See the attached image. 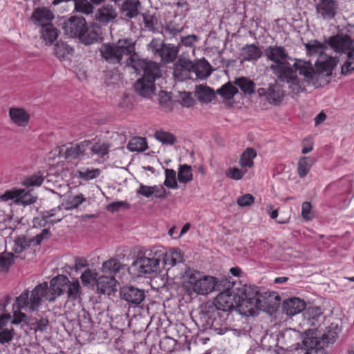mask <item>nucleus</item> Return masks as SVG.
<instances>
[{"label": "nucleus", "mask_w": 354, "mask_h": 354, "mask_svg": "<svg viewBox=\"0 0 354 354\" xmlns=\"http://www.w3.org/2000/svg\"><path fill=\"white\" fill-rule=\"evenodd\" d=\"M69 279L63 274H59L47 282L36 286L29 295L28 290H25L17 297V303L19 308H27L30 312L37 310L41 304L42 298L48 301H54L55 299L65 292Z\"/></svg>", "instance_id": "nucleus-1"}, {"label": "nucleus", "mask_w": 354, "mask_h": 354, "mask_svg": "<svg viewBox=\"0 0 354 354\" xmlns=\"http://www.w3.org/2000/svg\"><path fill=\"white\" fill-rule=\"evenodd\" d=\"M305 47L307 53L310 55L319 53V57L315 64V68L313 66L310 62L299 59L293 65L295 70L298 71L299 74L304 75L308 80H313L317 74L331 75L339 59L322 53V50L327 48V45L322 44L317 40H312L306 44Z\"/></svg>", "instance_id": "nucleus-2"}, {"label": "nucleus", "mask_w": 354, "mask_h": 354, "mask_svg": "<svg viewBox=\"0 0 354 354\" xmlns=\"http://www.w3.org/2000/svg\"><path fill=\"white\" fill-rule=\"evenodd\" d=\"M228 315V313L218 310L214 305L203 304L193 319L201 330L209 329L223 335L228 330L226 323Z\"/></svg>", "instance_id": "nucleus-3"}, {"label": "nucleus", "mask_w": 354, "mask_h": 354, "mask_svg": "<svg viewBox=\"0 0 354 354\" xmlns=\"http://www.w3.org/2000/svg\"><path fill=\"white\" fill-rule=\"evenodd\" d=\"M102 58L113 65L122 64L124 56H128L127 64L130 65L131 58L137 57L135 42L131 39H120L115 43H103L99 49Z\"/></svg>", "instance_id": "nucleus-4"}, {"label": "nucleus", "mask_w": 354, "mask_h": 354, "mask_svg": "<svg viewBox=\"0 0 354 354\" xmlns=\"http://www.w3.org/2000/svg\"><path fill=\"white\" fill-rule=\"evenodd\" d=\"M339 331L335 323L326 326L320 337H317L313 329L306 330L302 335V344L308 351L305 354H324V348L335 342Z\"/></svg>", "instance_id": "nucleus-5"}, {"label": "nucleus", "mask_w": 354, "mask_h": 354, "mask_svg": "<svg viewBox=\"0 0 354 354\" xmlns=\"http://www.w3.org/2000/svg\"><path fill=\"white\" fill-rule=\"evenodd\" d=\"M267 292L261 293L255 286H243L237 292V302L239 311L246 316H254L257 314L266 304L264 301Z\"/></svg>", "instance_id": "nucleus-6"}, {"label": "nucleus", "mask_w": 354, "mask_h": 354, "mask_svg": "<svg viewBox=\"0 0 354 354\" xmlns=\"http://www.w3.org/2000/svg\"><path fill=\"white\" fill-rule=\"evenodd\" d=\"M157 252L152 255L148 254L137 258L129 268V272L137 277L151 278L157 275L160 270V255H157Z\"/></svg>", "instance_id": "nucleus-7"}, {"label": "nucleus", "mask_w": 354, "mask_h": 354, "mask_svg": "<svg viewBox=\"0 0 354 354\" xmlns=\"http://www.w3.org/2000/svg\"><path fill=\"white\" fill-rule=\"evenodd\" d=\"M136 71H142V78L155 82V81L161 77L162 71L159 64L156 62L145 59H138L136 57L131 58L130 64Z\"/></svg>", "instance_id": "nucleus-8"}, {"label": "nucleus", "mask_w": 354, "mask_h": 354, "mask_svg": "<svg viewBox=\"0 0 354 354\" xmlns=\"http://www.w3.org/2000/svg\"><path fill=\"white\" fill-rule=\"evenodd\" d=\"M272 71L279 80L286 82L290 84L289 87L291 88L293 93L298 94L304 91V88L302 87L292 68H284L280 67L279 66H274L272 67Z\"/></svg>", "instance_id": "nucleus-9"}, {"label": "nucleus", "mask_w": 354, "mask_h": 354, "mask_svg": "<svg viewBox=\"0 0 354 354\" xmlns=\"http://www.w3.org/2000/svg\"><path fill=\"white\" fill-rule=\"evenodd\" d=\"M50 236V232L47 228L43 229L40 234L32 238H28L24 235L19 236L14 240L12 250L16 254H20L27 250L32 244L39 245L44 239H48Z\"/></svg>", "instance_id": "nucleus-10"}, {"label": "nucleus", "mask_w": 354, "mask_h": 354, "mask_svg": "<svg viewBox=\"0 0 354 354\" xmlns=\"http://www.w3.org/2000/svg\"><path fill=\"white\" fill-rule=\"evenodd\" d=\"M338 10L339 3L336 0H318L315 5L317 17L326 21L335 19Z\"/></svg>", "instance_id": "nucleus-11"}, {"label": "nucleus", "mask_w": 354, "mask_h": 354, "mask_svg": "<svg viewBox=\"0 0 354 354\" xmlns=\"http://www.w3.org/2000/svg\"><path fill=\"white\" fill-rule=\"evenodd\" d=\"M193 62L189 59L180 57L172 66V75L176 82H183L192 79Z\"/></svg>", "instance_id": "nucleus-12"}, {"label": "nucleus", "mask_w": 354, "mask_h": 354, "mask_svg": "<svg viewBox=\"0 0 354 354\" xmlns=\"http://www.w3.org/2000/svg\"><path fill=\"white\" fill-rule=\"evenodd\" d=\"M264 52L267 59L274 63L270 66L271 70L272 67L274 66L292 68L287 61L289 58L288 53L283 46H269L265 49Z\"/></svg>", "instance_id": "nucleus-13"}, {"label": "nucleus", "mask_w": 354, "mask_h": 354, "mask_svg": "<svg viewBox=\"0 0 354 354\" xmlns=\"http://www.w3.org/2000/svg\"><path fill=\"white\" fill-rule=\"evenodd\" d=\"M325 44L337 53H346L354 49L353 41L347 35L337 34L325 39Z\"/></svg>", "instance_id": "nucleus-14"}, {"label": "nucleus", "mask_w": 354, "mask_h": 354, "mask_svg": "<svg viewBox=\"0 0 354 354\" xmlns=\"http://www.w3.org/2000/svg\"><path fill=\"white\" fill-rule=\"evenodd\" d=\"M205 304L214 305L218 310L228 313L234 306L239 307L237 294H235L234 290L229 292H221L215 297L213 302L206 303Z\"/></svg>", "instance_id": "nucleus-15"}, {"label": "nucleus", "mask_w": 354, "mask_h": 354, "mask_svg": "<svg viewBox=\"0 0 354 354\" xmlns=\"http://www.w3.org/2000/svg\"><path fill=\"white\" fill-rule=\"evenodd\" d=\"M257 93L264 97L266 101L271 104H279L283 100L285 93L282 87L277 83L270 84L268 88H259Z\"/></svg>", "instance_id": "nucleus-16"}, {"label": "nucleus", "mask_w": 354, "mask_h": 354, "mask_svg": "<svg viewBox=\"0 0 354 354\" xmlns=\"http://www.w3.org/2000/svg\"><path fill=\"white\" fill-rule=\"evenodd\" d=\"M120 297L129 304L138 306L144 301L146 294L144 289L133 286H124L120 290Z\"/></svg>", "instance_id": "nucleus-17"}, {"label": "nucleus", "mask_w": 354, "mask_h": 354, "mask_svg": "<svg viewBox=\"0 0 354 354\" xmlns=\"http://www.w3.org/2000/svg\"><path fill=\"white\" fill-rule=\"evenodd\" d=\"M86 24V19L83 17H71L62 24V29L66 35L79 38Z\"/></svg>", "instance_id": "nucleus-18"}, {"label": "nucleus", "mask_w": 354, "mask_h": 354, "mask_svg": "<svg viewBox=\"0 0 354 354\" xmlns=\"http://www.w3.org/2000/svg\"><path fill=\"white\" fill-rule=\"evenodd\" d=\"M101 35L102 30L100 26L96 24L90 26L86 24L79 39L85 45H91L101 40Z\"/></svg>", "instance_id": "nucleus-19"}, {"label": "nucleus", "mask_w": 354, "mask_h": 354, "mask_svg": "<svg viewBox=\"0 0 354 354\" xmlns=\"http://www.w3.org/2000/svg\"><path fill=\"white\" fill-rule=\"evenodd\" d=\"M53 19V13L45 7L35 9L30 17V20L33 24L41 26V28L48 25H53L52 21Z\"/></svg>", "instance_id": "nucleus-20"}, {"label": "nucleus", "mask_w": 354, "mask_h": 354, "mask_svg": "<svg viewBox=\"0 0 354 354\" xmlns=\"http://www.w3.org/2000/svg\"><path fill=\"white\" fill-rule=\"evenodd\" d=\"M158 56L160 57V61L164 64L172 63L176 59L180 50L179 45L176 46L171 44H163Z\"/></svg>", "instance_id": "nucleus-21"}, {"label": "nucleus", "mask_w": 354, "mask_h": 354, "mask_svg": "<svg viewBox=\"0 0 354 354\" xmlns=\"http://www.w3.org/2000/svg\"><path fill=\"white\" fill-rule=\"evenodd\" d=\"M85 142L88 143L86 147L88 158L93 155H97L102 157L108 154L110 148L109 144L100 140H96L95 139L91 140H85Z\"/></svg>", "instance_id": "nucleus-22"}, {"label": "nucleus", "mask_w": 354, "mask_h": 354, "mask_svg": "<svg viewBox=\"0 0 354 354\" xmlns=\"http://www.w3.org/2000/svg\"><path fill=\"white\" fill-rule=\"evenodd\" d=\"M117 284L118 281L113 276H101L96 281L97 290L109 295L116 291Z\"/></svg>", "instance_id": "nucleus-23"}, {"label": "nucleus", "mask_w": 354, "mask_h": 354, "mask_svg": "<svg viewBox=\"0 0 354 354\" xmlns=\"http://www.w3.org/2000/svg\"><path fill=\"white\" fill-rule=\"evenodd\" d=\"M87 145L88 143L84 140L80 143L71 145L69 147H66L62 156L65 158L71 159H82L84 157H87Z\"/></svg>", "instance_id": "nucleus-24"}, {"label": "nucleus", "mask_w": 354, "mask_h": 354, "mask_svg": "<svg viewBox=\"0 0 354 354\" xmlns=\"http://www.w3.org/2000/svg\"><path fill=\"white\" fill-rule=\"evenodd\" d=\"M133 88L135 92L139 95L150 97L154 93L155 84L151 81L140 77L135 82Z\"/></svg>", "instance_id": "nucleus-25"}, {"label": "nucleus", "mask_w": 354, "mask_h": 354, "mask_svg": "<svg viewBox=\"0 0 354 354\" xmlns=\"http://www.w3.org/2000/svg\"><path fill=\"white\" fill-rule=\"evenodd\" d=\"M117 17L115 9L112 5H105L99 8L95 13V19L103 25H106Z\"/></svg>", "instance_id": "nucleus-26"}, {"label": "nucleus", "mask_w": 354, "mask_h": 354, "mask_svg": "<svg viewBox=\"0 0 354 354\" xmlns=\"http://www.w3.org/2000/svg\"><path fill=\"white\" fill-rule=\"evenodd\" d=\"M306 308V303L299 298L288 299L283 305V311L289 316H293Z\"/></svg>", "instance_id": "nucleus-27"}, {"label": "nucleus", "mask_w": 354, "mask_h": 354, "mask_svg": "<svg viewBox=\"0 0 354 354\" xmlns=\"http://www.w3.org/2000/svg\"><path fill=\"white\" fill-rule=\"evenodd\" d=\"M140 8L139 0H125L121 6L120 12L124 17L131 19L138 15Z\"/></svg>", "instance_id": "nucleus-28"}, {"label": "nucleus", "mask_w": 354, "mask_h": 354, "mask_svg": "<svg viewBox=\"0 0 354 354\" xmlns=\"http://www.w3.org/2000/svg\"><path fill=\"white\" fill-rule=\"evenodd\" d=\"M193 73L195 74L198 79L205 80L212 73V66L205 58L198 59L196 62H193Z\"/></svg>", "instance_id": "nucleus-29"}, {"label": "nucleus", "mask_w": 354, "mask_h": 354, "mask_svg": "<svg viewBox=\"0 0 354 354\" xmlns=\"http://www.w3.org/2000/svg\"><path fill=\"white\" fill-rule=\"evenodd\" d=\"M214 277L203 276L194 286V291L199 295H206L214 290L215 283Z\"/></svg>", "instance_id": "nucleus-30"}, {"label": "nucleus", "mask_w": 354, "mask_h": 354, "mask_svg": "<svg viewBox=\"0 0 354 354\" xmlns=\"http://www.w3.org/2000/svg\"><path fill=\"white\" fill-rule=\"evenodd\" d=\"M263 55L261 48L255 44H246L241 49L240 57L243 61H257Z\"/></svg>", "instance_id": "nucleus-31"}, {"label": "nucleus", "mask_w": 354, "mask_h": 354, "mask_svg": "<svg viewBox=\"0 0 354 354\" xmlns=\"http://www.w3.org/2000/svg\"><path fill=\"white\" fill-rule=\"evenodd\" d=\"M305 318L307 324L317 329L320 326V322L324 319L321 309L318 307L309 308L305 313Z\"/></svg>", "instance_id": "nucleus-32"}, {"label": "nucleus", "mask_w": 354, "mask_h": 354, "mask_svg": "<svg viewBox=\"0 0 354 354\" xmlns=\"http://www.w3.org/2000/svg\"><path fill=\"white\" fill-rule=\"evenodd\" d=\"M64 293H66L68 301L80 302L82 299V288L78 280H69Z\"/></svg>", "instance_id": "nucleus-33"}, {"label": "nucleus", "mask_w": 354, "mask_h": 354, "mask_svg": "<svg viewBox=\"0 0 354 354\" xmlns=\"http://www.w3.org/2000/svg\"><path fill=\"white\" fill-rule=\"evenodd\" d=\"M10 317V315L0 316V343L1 344H9L14 337L15 330L13 328H3Z\"/></svg>", "instance_id": "nucleus-34"}, {"label": "nucleus", "mask_w": 354, "mask_h": 354, "mask_svg": "<svg viewBox=\"0 0 354 354\" xmlns=\"http://www.w3.org/2000/svg\"><path fill=\"white\" fill-rule=\"evenodd\" d=\"M9 115L15 124L19 127H25L29 120V115L21 108H11Z\"/></svg>", "instance_id": "nucleus-35"}, {"label": "nucleus", "mask_w": 354, "mask_h": 354, "mask_svg": "<svg viewBox=\"0 0 354 354\" xmlns=\"http://www.w3.org/2000/svg\"><path fill=\"white\" fill-rule=\"evenodd\" d=\"M196 93L200 102L208 103L215 97L216 92L207 86L199 85L196 88Z\"/></svg>", "instance_id": "nucleus-36"}, {"label": "nucleus", "mask_w": 354, "mask_h": 354, "mask_svg": "<svg viewBox=\"0 0 354 354\" xmlns=\"http://www.w3.org/2000/svg\"><path fill=\"white\" fill-rule=\"evenodd\" d=\"M234 84L238 86L244 95H251L254 93L255 84L251 80L245 77L236 78Z\"/></svg>", "instance_id": "nucleus-37"}, {"label": "nucleus", "mask_w": 354, "mask_h": 354, "mask_svg": "<svg viewBox=\"0 0 354 354\" xmlns=\"http://www.w3.org/2000/svg\"><path fill=\"white\" fill-rule=\"evenodd\" d=\"M54 53L59 59L64 60L72 55L73 49L66 43L59 41L55 45Z\"/></svg>", "instance_id": "nucleus-38"}, {"label": "nucleus", "mask_w": 354, "mask_h": 354, "mask_svg": "<svg viewBox=\"0 0 354 354\" xmlns=\"http://www.w3.org/2000/svg\"><path fill=\"white\" fill-rule=\"evenodd\" d=\"M238 93V88L234 82H228L216 91V93L224 100H230Z\"/></svg>", "instance_id": "nucleus-39"}, {"label": "nucleus", "mask_w": 354, "mask_h": 354, "mask_svg": "<svg viewBox=\"0 0 354 354\" xmlns=\"http://www.w3.org/2000/svg\"><path fill=\"white\" fill-rule=\"evenodd\" d=\"M164 263L166 266H174L183 261V256L180 250L178 248L171 249L164 256Z\"/></svg>", "instance_id": "nucleus-40"}, {"label": "nucleus", "mask_w": 354, "mask_h": 354, "mask_svg": "<svg viewBox=\"0 0 354 354\" xmlns=\"http://www.w3.org/2000/svg\"><path fill=\"white\" fill-rule=\"evenodd\" d=\"M122 265L119 260L116 259H111L103 263L102 266V271L104 274H109L111 276L115 274L122 268Z\"/></svg>", "instance_id": "nucleus-41"}, {"label": "nucleus", "mask_w": 354, "mask_h": 354, "mask_svg": "<svg viewBox=\"0 0 354 354\" xmlns=\"http://www.w3.org/2000/svg\"><path fill=\"white\" fill-rule=\"evenodd\" d=\"M58 37V30L54 25H48L41 28V37L46 44H52Z\"/></svg>", "instance_id": "nucleus-42"}, {"label": "nucleus", "mask_w": 354, "mask_h": 354, "mask_svg": "<svg viewBox=\"0 0 354 354\" xmlns=\"http://www.w3.org/2000/svg\"><path fill=\"white\" fill-rule=\"evenodd\" d=\"M315 161L310 157H302L297 164L298 174L301 178L305 177L309 172Z\"/></svg>", "instance_id": "nucleus-43"}, {"label": "nucleus", "mask_w": 354, "mask_h": 354, "mask_svg": "<svg viewBox=\"0 0 354 354\" xmlns=\"http://www.w3.org/2000/svg\"><path fill=\"white\" fill-rule=\"evenodd\" d=\"M257 156V152L253 148L248 147L241 154L239 164L241 167H252L254 165L253 159Z\"/></svg>", "instance_id": "nucleus-44"}, {"label": "nucleus", "mask_w": 354, "mask_h": 354, "mask_svg": "<svg viewBox=\"0 0 354 354\" xmlns=\"http://www.w3.org/2000/svg\"><path fill=\"white\" fill-rule=\"evenodd\" d=\"M127 149L131 151H144L147 149L146 139L142 137H134L127 145Z\"/></svg>", "instance_id": "nucleus-45"}, {"label": "nucleus", "mask_w": 354, "mask_h": 354, "mask_svg": "<svg viewBox=\"0 0 354 354\" xmlns=\"http://www.w3.org/2000/svg\"><path fill=\"white\" fill-rule=\"evenodd\" d=\"M215 286L214 290L219 292V293L230 291L233 290V283L225 277H214Z\"/></svg>", "instance_id": "nucleus-46"}, {"label": "nucleus", "mask_w": 354, "mask_h": 354, "mask_svg": "<svg viewBox=\"0 0 354 354\" xmlns=\"http://www.w3.org/2000/svg\"><path fill=\"white\" fill-rule=\"evenodd\" d=\"M202 277L203 275L200 272L189 268H186L182 274V278H183L185 281H187V283L192 286L193 289L196 283H198V281H199Z\"/></svg>", "instance_id": "nucleus-47"}, {"label": "nucleus", "mask_w": 354, "mask_h": 354, "mask_svg": "<svg viewBox=\"0 0 354 354\" xmlns=\"http://www.w3.org/2000/svg\"><path fill=\"white\" fill-rule=\"evenodd\" d=\"M178 180L180 183H187L193 180L192 167L188 165H180L178 171Z\"/></svg>", "instance_id": "nucleus-48"}, {"label": "nucleus", "mask_w": 354, "mask_h": 354, "mask_svg": "<svg viewBox=\"0 0 354 354\" xmlns=\"http://www.w3.org/2000/svg\"><path fill=\"white\" fill-rule=\"evenodd\" d=\"M154 137L163 145H171L176 142V138L174 134L162 130L156 131Z\"/></svg>", "instance_id": "nucleus-49"}, {"label": "nucleus", "mask_w": 354, "mask_h": 354, "mask_svg": "<svg viewBox=\"0 0 354 354\" xmlns=\"http://www.w3.org/2000/svg\"><path fill=\"white\" fill-rule=\"evenodd\" d=\"M165 173V180L164 185L169 188L176 189L178 187V183L176 181V171L171 169H166Z\"/></svg>", "instance_id": "nucleus-50"}, {"label": "nucleus", "mask_w": 354, "mask_h": 354, "mask_svg": "<svg viewBox=\"0 0 354 354\" xmlns=\"http://www.w3.org/2000/svg\"><path fill=\"white\" fill-rule=\"evenodd\" d=\"M15 304L17 306V310H15L13 313V319L11 321L12 324H19L21 323H24L26 325L29 326L28 322H30V318H28L26 315L22 312L21 310L22 308H19L17 303V299L15 300ZM24 308L23 309H24Z\"/></svg>", "instance_id": "nucleus-51"}, {"label": "nucleus", "mask_w": 354, "mask_h": 354, "mask_svg": "<svg viewBox=\"0 0 354 354\" xmlns=\"http://www.w3.org/2000/svg\"><path fill=\"white\" fill-rule=\"evenodd\" d=\"M75 10L84 14H90L93 7L87 0H74Z\"/></svg>", "instance_id": "nucleus-52"}, {"label": "nucleus", "mask_w": 354, "mask_h": 354, "mask_svg": "<svg viewBox=\"0 0 354 354\" xmlns=\"http://www.w3.org/2000/svg\"><path fill=\"white\" fill-rule=\"evenodd\" d=\"M354 70V49L349 51L347 59L342 66V74L346 75Z\"/></svg>", "instance_id": "nucleus-53"}, {"label": "nucleus", "mask_w": 354, "mask_h": 354, "mask_svg": "<svg viewBox=\"0 0 354 354\" xmlns=\"http://www.w3.org/2000/svg\"><path fill=\"white\" fill-rule=\"evenodd\" d=\"M77 174L78 178L84 180H90L97 178L100 174V170L99 169H86L84 171L79 170Z\"/></svg>", "instance_id": "nucleus-54"}, {"label": "nucleus", "mask_w": 354, "mask_h": 354, "mask_svg": "<svg viewBox=\"0 0 354 354\" xmlns=\"http://www.w3.org/2000/svg\"><path fill=\"white\" fill-rule=\"evenodd\" d=\"M44 180V176L39 174V173L34 174L26 177L23 181V185L26 187L40 186Z\"/></svg>", "instance_id": "nucleus-55"}, {"label": "nucleus", "mask_w": 354, "mask_h": 354, "mask_svg": "<svg viewBox=\"0 0 354 354\" xmlns=\"http://www.w3.org/2000/svg\"><path fill=\"white\" fill-rule=\"evenodd\" d=\"M97 279V273L88 268L81 275L82 282L85 286L96 283Z\"/></svg>", "instance_id": "nucleus-56"}, {"label": "nucleus", "mask_w": 354, "mask_h": 354, "mask_svg": "<svg viewBox=\"0 0 354 354\" xmlns=\"http://www.w3.org/2000/svg\"><path fill=\"white\" fill-rule=\"evenodd\" d=\"M85 201L86 198L82 194L73 196L68 199V201L66 202V209H73L77 208L79 205Z\"/></svg>", "instance_id": "nucleus-57"}, {"label": "nucleus", "mask_w": 354, "mask_h": 354, "mask_svg": "<svg viewBox=\"0 0 354 354\" xmlns=\"http://www.w3.org/2000/svg\"><path fill=\"white\" fill-rule=\"evenodd\" d=\"M13 254L8 253L6 254H0V269L7 272L10 266L13 263Z\"/></svg>", "instance_id": "nucleus-58"}, {"label": "nucleus", "mask_w": 354, "mask_h": 354, "mask_svg": "<svg viewBox=\"0 0 354 354\" xmlns=\"http://www.w3.org/2000/svg\"><path fill=\"white\" fill-rule=\"evenodd\" d=\"M28 324L30 326H33L35 331H44L48 325V320L46 318H41L39 320L30 318V322H28Z\"/></svg>", "instance_id": "nucleus-59"}, {"label": "nucleus", "mask_w": 354, "mask_h": 354, "mask_svg": "<svg viewBox=\"0 0 354 354\" xmlns=\"http://www.w3.org/2000/svg\"><path fill=\"white\" fill-rule=\"evenodd\" d=\"M245 173L246 170H242L236 167H231L227 170L225 174L230 178L239 180L243 177Z\"/></svg>", "instance_id": "nucleus-60"}, {"label": "nucleus", "mask_w": 354, "mask_h": 354, "mask_svg": "<svg viewBox=\"0 0 354 354\" xmlns=\"http://www.w3.org/2000/svg\"><path fill=\"white\" fill-rule=\"evenodd\" d=\"M37 200L36 196H32L29 192H24L23 194H21L16 201L18 203H21L24 205H28L33 204Z\"/></svg>", "instance_id": "nucleus-61"}, {"label": "nucleus", "mask_w": 354, "mask_h": 354, "mask_svg": "<svg viewBox=\"0 0 354 354\" xmlns=\"http://www.w3.org/2000/svg\"><path fill=\"white\" fill-rule=\"evenodd\" d=\"M24 189H12L10 190H7L3 194L1 195L0 199L3 201H7L10 199H14L18 198V196L23 194Z\"/></svg>", "instance_id": "nucleus-62"}, {"label": "nucleus", "mask_w": 354, "mask_h": 354, "mask_svg": "<svg viewBox=\"0 0 354 354\" xmlns=\"http://www.w3.org/2000/svg\"><path fill=\"white\" fill-rule=\"evenodd\" d=\"M178 102L181 105L185 107H190L194 104V100L191 93L186 92L179 93Z\"/></svg>", "instance_id": "nucleus-63"}, {"label": "nucleus", "mask_w": 354, "mask_h": 354, "mask_svg": "<svg viewBox=\"0 0 354 354\" xmlns=\"http://www.w3.org/2000/svg\"><path fill=\"white\" fill-rule=\"evenodd\" d=\"M199 40V37L196 35H189L187 36H182L180 38V44L186 47H194L195 44Z\"/></svg>", "instance_id": "nucleus-64"}]
</instances>
